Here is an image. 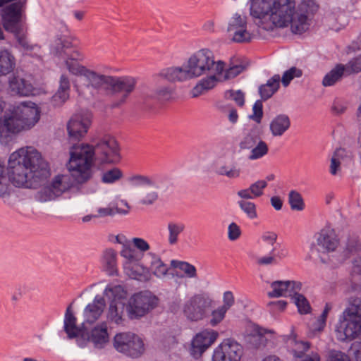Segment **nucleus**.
<instances>
[{
	"label": "nucleus",
	"mask_w": 361,
	"mask_h": 361,
	"mask_svg": "<svg viewBox=\"0 0 361 361\" xmlns=\"http://www.w3.org/2000/svg\"><path fill=\"white\" fill-rule=\"evenodd\" d=\"M345 317L350 314L356 318H361V298L350 300L349 306L344 310Z\"/></svg>",
	"instance_id": "obj_46"
},
{
	"label": "nucleus",
	"mask_w": 361,
	"mask_h": 361,
	"mask_svg": "<svg viewBox=\"0 0 361 361\" xmlns=\"http://www.w3.org/2000/svg\"><path fill=\"white\" fill-rule=\"evenodd\" d=\"M130 187L137 190L139 203L144 206L154 204L159 197V192L168 188L169 180L161 175L133 174L127 178Z\"/></svg>",
	"instance_id": "obj_7"
},
{
	"label": "nucleus",
	"mask_w": 361,
	"mask_h": 361,
	"mask_svg": "<svg viewBox=\"0 0 361 361\" xmlns=\"http://www.w3.org/2000/svg\"><path fill=\"white\" fill-rule=\"evenodd\" d=\"M185 225L180 221H169L167 224L168 243L170 245H176L179 235L184 232Z\"/></svg>",
	"instance_id": "obj_33"
},
{
	"label": "nucleus",
	"mask_w": 361,
	"mask_h": 361,
	"mask_svg": "<svg viewBox=\"0 0 361 361\" xmlns=\"http://www.w3.org/2000/svg\"><path fill=\"white\" fill-rule=\"evenodd\" d=\"M68 178L65 175H58L53 180L49 187L44 188L45 193L49 192V200L61 195L64 191L68 189L69 184L67 182Z\"/></svg>",
	"instance_id": "obj_25"
},
{
	"label": "nucleus",
	"mask_w": 361,
	"mask_h": 361,
	"mask_svg": "<svg viewBox=\"0 0 361 361\" xmlns=\"http://www.w3.org/2000/svg\"><path fill=\"white\" fill-rule=\"evenodd\" d=\"M331 308L332 305L330 303H326L322 314L318 317V319L314 324V331H321L324 329L326 326L327 316Z\"/></svg>",
	"instance_id": "obj_47"
},
{
	"label": "nucleus",
	"mask_w": 361,
	"mask_h": 361,
	"mask_svg": "<svg viewBox=\"0 0 361 361\" xmlns=\"http://www.w3.org/2000/svg\"><path fill=\"white\" fill-rule=\"evenodd\" d=\"M157 305V298L148 292L134 294L128 300L127 312L130 319L145 316Z\"/></svg>",
	"instance_id": "obj_11"
},
{
	"label": "nucleus",
	"mask_w": 361,
	"mask_h": 361,
	"mask_svg": "<svg viewBox=\"0 0 361 361\" xmlns=\"http://www.w3.org/2000/svg\"><path fill=\"white\" fill-rule=\"evenodd\" d=\"M11 190L8 170L0 163V197L4 199L9 197Z\"/></svg>",
	"instance_id": "obj_35"
},
{
	"label": "nucleus",
	"mask_w": 361,
	"mask_h": 361,
	"mask_svg": "<svg viewBox=\"0 0 361 361\" xmlns=\"http://www.w3.org/2000/svg\"><path fill=\"white\" fill-rule=\"evenodd\" d=\"M290 121L286 114H279L274 117L270 123L269 128L273 136H281L289 129Z\"/></svg>",
	"instance_id": "obj_26"
},
{
	"label": "nucleus",
	"mask_w": 361,
	"mask_h": 361,
	"mask_svg": "<svg viewBox=\"0 0 361 361\" xmlns=\"http://www.w3.org/2000/svg\"><path fill=\"white\" fill-rule=\"evenodd\" d=\"M132 243L136 249L142 253L148 251L150 248L149 243L141 238H133L132 239Z\"/></svg>",
	"instance_id": "obj_63"
},
{
	"label": "nucleus",
	"mask_w": 361,
	"mask_h": 361,
	"mask_svg": "<svg viewBox=\"0 0 361 361\" xmlns=\"http://www.w3.org/2000/svg\"><path fill=\"white\" fill-rule=\"evenodd\" d=\"M9 182L18 188H37L50 176L49 166L40 153L32 147L13 152L8 159Z\"/></svg>",
	"instance_id": "obj_2"
},
{
	"label": "nucleus",
	"mask_w": 361,
	"mask_h": 361,
	"mask_svg": "<svg viewBox=\"0 0 361 361\" xmlns=\"http://www.w3.org/2000/svg\"><path fill=\"white\" fill-rule=\"evenodd\" d=\"M345 156V150L338 148L335 150L331 159L330 173L336 175L340 169L341 160Z\"/></svg>",
	"instance_id": "obj_41"
},
{
	"label": "nucleus",
	"mask_w": 361,
	"mask_h": 361,
	"mask_svg": "<svg viewBox=\"0 0 361 361\" xmlns=\"http://www.w3.org/2000/svg\"><path fill=\"white\" fill-rule=\"evenodd\" d=\"M218 337V333L212 329H206L198 333L192 341V354L200 356Z\"/></svg>",
	"instance_id": "obj_19"
},
{
	"label": "nucleus",
	"mask_w": 361,
	"mask_h": 361,
	"mask_svg": "<svg viewBox=\"0 0 361 361\" xmlns=\"http://www.w3.org/2000/svg\"><path fill=\"white\" fill-rule=\"evenodd\" d=\"M272 291L268 293L269 298H279L286 295L289 291L288 281H276L271 283Z\"/></svg>",
	"instance_id": "obj_36"
},
{
	"label": "nucleus",
	"mask_w": 361,
	"mask_h": 361,
	"mask_svg": "<svg viewBox=\"0 0 361 361\" xmlns=\"http://www.w3.org/2000/svg\"><path fill=\"white\" fill-rule=\"evenodd\" d=\"M79 56L80 54L78 51H74L70 56H67L64 63L67 70L71 74L75 76L84 77L89 68L78 61L77 59Z\"/></svg>",
	"instance_id": "obj_27"
},
{
	"label": "nucleus",
	"mask_w": 361,
	"mask_h": 361,
	"mask_svg": "<svg viewBox=\"0 0 361 361\" xmlns=\"http://www.w3.org/2000/svg\"><path fill=\"white\" fill-rule=\"evenodd\" d=\"M293 1V11L288 27H290L293 33L301 35L306 32L310 25V18L318 11L319 5L314 0H301L296 8Z\"/></svg>",
	"instance_id": "obj_8"
},
{
	"label": "nucleus",
	"mask_w": 361,
	"mask_h": 361,
	"mask_svg": "<svg viewBox=\"0 0 361 361\" xmlns=\"http://www.w3.org/2000/svg\"><path fill=\"white\" fill-rule=\"evenodd\" d=\"M266 180H259L250 185L251 192L255 198L261 197L264 194V190L267 188Z\"/></svg>",
	"instance_id": "obj_54"
},
{
	"label": "nucleus",
	"mask_w": 361,
	"mask_h": 361,
	"mask_svg": "<svg viewBox=\"0 0 361 361\" xmlns=\"http://www.w3.org/2000/svg\"><path fill=\"white\" fill-rule=\"evenodd\" d=\"M69 92L58 90L55 94L52 97V102L56 106L61 105L68 100L69 98Z\"/></svg>",
	"instance_id": "obj_62"
},
{
	"label": "nucleus",
	"mask_w": 361,
	"mask_h": 361,
	"mask_svg": "<svg viewBox=\"0 0 361 361\" xmlns=\"http://www.w3.org/2000/svg\"><path fill=\"white\" fill-rule=\"evenodd\" d=\"M24 4L16 2L5 7L2 10V19L4 28L10 32L20 29V23L22 20Z\"/></svg>",
	"instance_id": "obj_17"
},
{
	"label": "nucleus",
	"mask_w": 361,
	"mask_h": 361,
	"mask_svg": "<svg viewBox=\"0 0 361 361\" xmlns=\"http://www.w3.org/2000/svg\"><path fill=\"white\" fill-rule=\"evenodd\" d=\"M288 202L292 210L302 211L305 203L302 195L296 190H291L288 194Z\"/></svg>",
	"instance_id": "obj_39"
},
{
	"label": "nucleus",
	"mask_w": 361,
	"mask_h": 361,
	"mask_svg": "<svg viewBox=\"0 0 361 361\" xmlns=\"http://www.w3.org/2000/svg\"><path fill=\"white\" fill-rule=\"evenodd\" d=\"M288 252L286 248L274 247L269 255L263 256L257 259V264L266 266L271 264H277L279 261L286 257Z\"/></svg>",
	"instance_id": "obj_29"
},
{
	"label": "nucleus",
	"mask_w": 361,
	"mask_h": 361,
	"mask_svg": "<svg viewBox=\"0 0 361 361\" xmlns=\"http://www.w3.org/2000/svg\"><path fill=\"white\" fill-rule=\"evenodd\" d=\"M71 305L66 309L64 317L63 329L66 333L68 339L76 338L81 336L82 334L85 331V325L82 324V327L80 328L77 326V319L74 316L73 312L71 310Z\"/></svg>",
	"instance_id": "obj_21"
},
{
	"label": "nucleus",
	"mask_w": 361,
	"mask_h": 361,
	"mask_svg": "<svg viewBox=\"0 0 361 361\" xmlns=\"http://www.w3.org/2000/svg\"><path fill=\"white\" fill-rule=\"evenodd\" d=\"M269 151L267 144L262 140H259L257 144L251 149L250 154L248 156L250 160H256L265 156Z\"/></svg>",
	"instance_id": "obj_38"
},
{
	"label": "nucleus",
	"mask_w": 361,
	"mask_h": 361,
	"mask_svg": "<svg viewBox=\"0 0 361 361\" xmlns=\"http://www.w3.org/2000/svg\"><path fill=\"white\" fill-rule=\"evenodd\" d=\"M123 177V172L118 168H113L102 174V181L104 183H113Z\"/></svg>",
	"instance_id": "obj_45"
},
{
	"label": "nucleus",
	"mask_w": 361,
	"mask_h": 361,
	"mask_svg": "<svg viewBox=\"0 0 361 361\" xmlns=\"http://www.w3.org/2000/svg\"><path fill=\"white\" fill-rule=\"evenodd\" d=\"M360 330V320L351 314L345 317V312H343L336 329L338 339L341 341L352 340L359 337Z\"/></svg>",
	"instance_id": "obj_15"
},
{
	"label": "nucleus",
	"mask_w": 361,
	"mask_h": 361,
	"mask_svg": "<svg viewBox=\"0 0 361 361\" xmlns=\"http://www.w3.org/2000/svg\"><path fill=\"white\" fill-rule=\"evenodd\" d=\"M91 119L89 114H77L71 117L67 124V130L70 139L78 140L87 132Z\"/></svg>",
	"instance_id": "obj_18"
},
{
	"label": "nucleus",
	"mask_w": 361,
	"mask_h": 361,
	"mask_svg": "<svg viewBox=\"0 0 361 361\" xmlns=\"http://www.w3.org/2000/svg\"><path fill=\"white\" fill-rule=\"evenodd\" d=\"M294 343V347L292 353L295 357L301 358L305 353L310 348V344L307 342L292 341Z\"/></svg>",
	"instance_id": "obj_53"
},
{
	"label": "nucleus",
	"mask_w": 361,
	"mask_h": 361,
	"mask_svg": "<svg viewBox=\"0 0 361 361\" xmlns=\"http://www.w3.org/2000/svg\"><path fill=\"white\" fill-rule=\"evenodd\" d=\"M101 264L102 269L109 276L117 274V252L112 248H108L103 251L101 256Z\"/></svg>",
	"instance_id": "obj_24"
},
{
	"label": "nucleus",
	"mask_w": 361,
	"mask_h": 361,
	"mask_svg": "<svg viewBox=\"0 0 361 361\" xmlns=\"http://www.w3.org/2000/svg\"><path fill=\"white\" fill-rule=\"evenodd\" d=\"M302 75V71L295 67H292L286 71L281 78V82L283 86L287 87L294 78H299Z\"/></svg>",
	"instance_id": "obj_50"
},
{
	"label": "nucleus",
	"mask_w": 361,
	"mask_h": 361,
	"mask_svg": "<svg viewBox=\"0 0 361 361\" xmlns=\"http://www.w3.org/2000/svg\"><path fill=\"white\" fill-rule=\"evenodd\" d=\"M124 205L127 207V209H121L118 207L99 208L97 210L98 214L97 215L94 216V217L98 218V217H105L107 216H114L116 214H123V215L128 214L129 213L130 207L126 202H124Z\"/></svg>",
	"instance_id": "obj_37"
},
{
	"label": "nucleus",
	"mask_w": 361,
	"mask_h": 361,
	"mask_svg": "<svg viewBox=\"0 0 361 361\" xmlns=\"http://www.w3.org/2000/svg\"><path fill=\"white\" fill-rule=\"evenodd\" d=\"M345 72V66L343 64H337L334 68L325 75L322 80V85L324 87H329L335 85L342 78Z\"/></svg>",
	"instance_id": "obj_34"
},
{
	"label": "nucleus",
	"mask_w": 361,
	"mask_h": 361,
	"mask_svg": "<svg viewBox=\"0 0 361 361\" xmlns=\"http://www.w3.org/2000/svg\"><path fill=\"white\" fill-rule=\"evenodd\" d=\"M113 346L118 353L132 358L139 357L145 352L142 339L130 331L117 333L114 337Z\"/></svg>",
	"instance_id": "obj_9"
},
{
	"label": "nucleus",
	"mask_w": 361,
	"mask_h": 361,
	"mask_svg": "<svg viewBox=\"0 0 361 361\" xmlns=\"http://www.w3.org/2000/svg\"><path fill=\"white\" fill-rule=\"evenodd\" d=\"M228 310L226 307H219L216 310L212 312V319H210V324L213 326L220 323L224 318L225 314Z\"/></svg>",
	"instance_id": "obj_56"
},
{
	"label": "nucleus",
	"mask_w": 361,
	"mask_h": 361,
	"mask_svg": "<svg viewBox=\"0 0 361 361\" xmlns=\"http://www.w3.org/2000/svg\"><path fill=\"white\" fill-rule=\"evenodd\" d=\"M20 50L25 55H29L39 59H41V47L37 44H31L28 42L20 49Z\"/></svg>",
	"instance_id": "obj_49"
},
{
	"label": "nucleus",
	"mask_w": 361,
	"mask_h": 361,
	"mask_svg": "<svg viewBox=\"0 0 361 361\" xmlns=\"http://www.w3.org/2000/svg\"><path fill=\"white\" fill-rule=\"evenodd\" d=\"M126 304L122 300H112L106 312V319L109 323L122 325L124 322V310Z\"/></svg>",
	"instance_id": "obj_23"
},
{
	"label": "nucleus",
	"mask_w": 361,
	"mask_h": 361,
	"mask_svg": "<svg viewBox=\"0 0 361 361\" xmlns=\"http://www.w3.org/2000/svg\"><path fill=\"white\" fill-rule=\"evenodd\" d=\"M245 69V66L240 63L231 66L226 71L225 78L226 79L233 78L241 73Z\"/></svg>",
	"instance_id": "obj_61"
},
{
	"label": "nucleus",
	"mask_w": 361,
	"mask_h": 361,
	"mask_svg": "<svg viewBox=\"0 0 361 361\" xmlns=\"http://www.w3.org/2000/svg\"><path fill=\"white\" fill-rule=\"evenodd\" d=\"M222 73H209V77L203 78L200 80L201 83L203 85L206 90H209L214 87L216 85L218 79L216 78L217 75H221Z\"/></svg>",
	"instance_id": "obj_58"
},
{
	"label": "nucleus",
	"mask_w": 361,
	"mask_h": 361,
	"mask_svg": "<svg viewBox=\"0 0 361 361\" xmlns=\"http://www.w3.org/2000/svg\"><path fill=\"white\" fill-rule=\"evenodd\" d=\"M243 347L232 339H226L214 350L212 361H240Z\"/></svg>",
	"instance_id": "obj_14"
},
{
	"label": "nucleus",
	"mask_w": 361,
	"mask_h": 361,
	"mask_svg": "<svg viewBox=\"0 0 361 361\" xmlns=\"http://www.w3.org/2000/svg\"><path fill=\"white\" fill-rule=\"evenodd\" d=\"M238 204L249 219H254L257 217V207L254 202L240 200L238 202Z\"/></svg>",
	"instance_id": "obj_43"
},
{
	"label": "nucleus",
	"mask_w": 361,
	"mask_h": 361,
	"mask_svg": "<svg viewBox=\"0 0 361 361\" xmlns=\"http://www.w3.org/2000/svg\"><path fill=\"white\" fill-rule=\"evenodd\" d=\"M9 90L11 94L29 96L32 94L33 87L27 80L19 76H13L8 82Z\"/></svg>",
	"instance_id": "obj_22"
},
{
	"label": "nucleus",
	"mask_w": 361,
	"mask_h": 361,
	"mask_svg": "<svg viewBox=\"0 0 361 361\" xmlns=\"http://www.w3.org/2000/svg\"><path fill=\"white\" fill-rule=\"evenodd\" d=\"M280 80L279 75H274L267 80L266 84L259 86V93L263 100H267L276 92L280 86Z\"/></svg>",
	"instance_id": "obj_31"
},
{
	"label": "nucleus",
	"mask_w": 361,
	"mask_h": 361,
	"mask_svg": "<svg viewBox=\"0 0 361 361\" xmlns=\"http://www.w3.org/2000/svg\"><path fill=\"white\" fill-rule=\"evenodd\" d=\"M264 331L262 332V331H259L258 334L256 335H252L250 338V343L255 345L256 348H259L261 345H264L266 342V338L263 336Z\"/></svg>",
	"instance_id": "obj_64"
},
{
	"label": "nucleus",
	"mask_w": 361,
	"mask_h": 361,
	"mask_svg": "<svg viewBox=\"0 0 361 361\" xmlns=\"http://www.w3.org/2000/svg\"><path fill=\"white\" fill-rule=\"evenodd\" d=\"M241 235L240 226L235 222L231 223L228 226V238L231 241L238 240Z\"/></svg>",
	"instance_id": "obj_60"
},
{
	"label": "nucleus",
	"mask_w": 361,
	"mask_h": 361,
	"mask_svg": "<svg viewBox=\"0 0 361 361\" xmlns=\"http://www.w3.org/2000/svg\"><path fill=\"white\" fill-rule=\"evenodd\" d=\"M149 261V269L157 277L164 276L169 270L168 266L164 264L160 257L154 252H149L146 255Z\"/></svg>",
	"instance_id": "obj_28"
},
{
	"label": "nucleus",
	"mask_w": 361,
	"mask_h": 361,
	"mask_svg": "<svg viewBox=\"0 0 361 361\" xmlns=\"http://www.w3.org/2000/svg\"><path fill=\"white\" fill-rule=\"evenodd\" d=\"M89 342L99 349L104 348L109 343V334L106 322L96 324L89 331L85 329V333L77 339V344L80 348H85Z\"/></svg>",
	"instance_id": "obj_13"
},
{
	"label": "nucleus",
	"mask_w": 361,
	"mask_h": 361,
	"mask_svg": "<svg viewBox=\"0 0 361 361\" xmlns=\"http://www.w3.org/2000/svg\"><path fill=\"white\" fill-rule=\"evenodd\" d=\"M16 66V58L8 49H0V77L11 73Z\"/></svg>",
	"instance_id": "obj_30"
},
{
	"label": "nucleus",
	"mask_w": 361,
	"mask_h": 361,
	"mask_svg": "<svg viewBox=\"0 0 361 361\" xmlns=\"http://www.w3.org/2000/svg\"><path fill=\"white\" fill-rule=\"evenodd\" d=\"M293 6V0H251L250 13L258 28L272 31L288 27Z\"/></svg>",
	"instance_id": "obj_5"
},
{
	"label": "nucleus",
	"mask_w": 361,
	"mask_h": 361,
	"mask_svg": "<svg viewBox=\"0 0 361 361\" xmlns=\"http://www.w3.org/2000/svg\"><path fill=\"white\" fill-rule=\"evenodd\" d=\"M111 293V295L114 297L113 300H121L122 298H125L126 295V292L124 288L120 286H108L104 290V294L106 296H109V294Z\"/></svg>",
	"instance_id": "obj_48"
},
{
	"label": "nucleus",
	"mask_w": 361,
	"mask_h": 361,
	"mask_svg": "<svg viewBox=\"0 0 361 361\" xmlns=\"http://www.w3.org/2000/svg\"><path fill=\"white\" fill-rule=\"evenodd\" d=\"M225 96L227 99L234 101L239 106H243L245 104V94L241 90H228Z\"/></svg>",
	"instance_id": "obj_52"
},
{
	"label": "nucleus",
	"mask_w": 361,
	"mask_h": 361,
	"mask_svg": "<svg viewBox=\"0 0 361 361\" xmlns=\"http://www.w3.org/2000/svg\"><path fill=\"white\" fill-rule=\"evenodd\" d=\"M212 302L205 294H195L185 302L183 313L191 322L200 321L206 317Z\"/></svg>",
	"instance_id": "obj_10"
},
{
	"label": "nucleus",
	"mask_w": 361,
	"mask_h": 361,
	"mask_svg": "<svg viewBox=\"0 0 361 361\" xmlns=\"http://www.w3.org/2000/svg\"><path fill=\"white\" fill-rule=\"evenodd\" d=\"M317 250L322 253L335 252L340 245V239L336 231L326 226L314 235Z\"/></svg>",
	"instance_id": "obj_16"
},
{
	"label": "nucleus",
	"mask_w": 361,
	"mask_h": 361,
	"mask_svg": "<svg viewBox=\"0 0 361 361\" xmlns=\"http://www.w3.org/2000/svg\"><path fill=\"white\" fill-rule=\"evenodd\" d=\"M95 156L103 164L117 161L119 154L115 138L105 135L94 147L88 144H80L75 145L71 148L67 167L76 183L83 184L92 178Z\"/></svg>",
	"instance_id": "obj_1"
},
{
	"label": "nucleus",
	"mask_w": 361,
	"mask_h": 361,
	"mask_svg": "<svg viewBox=\"0 0 361 361\" xmlns=\"http://www.w3.org/2000/svg\"><path fill=\"white\" fill-rule=\"evenodd\" d=\"M259 140L260 137L258 136L247 135L240 142V147L242 149H252Z\"/></svg>",
	"instance_id": "obj_55"
},
{
	"label": "nucleus",
	"mask_w": 361,
	"mask_h": 361,
	"mask_svg": "<svg viewBox=\"0 0 361 361\" xmlns=\"http://www.w3.org/2000/svg\"><path fill=\"white\" fill-rule=\"evenodd\" d=\"M85 82L75 85L78 94L86 99H92L96 97L102 89L109 91L114 98L112 107H118L125 104L134 91L136 86V79L133 77H116L101 74L89 69L84 75Z\"/></svg>",
	"instance_id": "obj_3"
},
{
	"label": "nucleus",
	"mask_w": 361,
	"mask_h": 361,
	"mask_svg": "<svg viewBox=\"0 0 361 361\" xmlns=\"http://www.w3.org/2000/svg\"><path fill=\"white\" fill-rule=\"evenodd\" d=\"M224 67L222 61H214L212 51L202 49L192 54L181 66L164 68L156 77L171 82H182L209 73H222Z\"/></svg>",
	"instance_id": "obj_4"
},
{
	"label": "nucleus",
	"mask_w": 361,
	"mask_h": 361,
	"mask_svg": "<svg viewBox=\"0 0 361 361\" xmlns=\"http://www.w3.org/2000/svg\"><path fill=\"white\" fill-rule=\"evenodd\" d=\"M228 36L235 43H249L254 35L247 30V16L238 13L230 18L227 27Z\"/></svg>",
	"instance_id": "obj_12"
},
{
	"label": "nucleus",
	"mask_w": 361,
	"mask_h": 361,
	"mask_svg": "<svg viewBox=\"0 0 361 361\" xmlns=\"http://www.w3.org/2000/svg\"><path fill=\"white\" fill-rule=\"evenodd\" d=\"M171 265L183 271L189 278H195L197 276V270L192 264L182 261L172 260Z\"/></svg>",
	"instance_id": "obj_42"
},
{
	"label": "nucleus",
	"mask_w": 361,
	"mask_h": 361,
	"mask_svg": "<svg viewBox=\"0 0 361 361\" xmlns=\"http://www.w3.org/2000/svg\"><path fill=\"white\" fill-rule=\"evenodd\" d=\"M360 250V245L356 236H350L343 251L345 257L348 258Z\"/></svg>",
	"instance_id": "obj_40"
},
{
	"label": "nucleus",
	"mask_w": 361,
	"mask_h": 361,
	"mask_svg": "<svg viewBox=\"0 0 361 361\" xmlns=\"http://www.w3.org/2000/svg\"><path fill=\"white\" fill-rule=\"evenodd\" d=\"M215 172L219 176L234 179L240 176L241 171L236 163L224 162L216 165Z\"/></svg>",
	"instance_id": "obj_32"
},
{
	"label": "nucleus",
	"mask_w": 361,
	"mask_h": 361,
	"mask_svg": "<svg viewBox=\"0 0 361 361\" xmlns=\"http://www.w3.org/2000/svg\"><path fill=\"white\" fill-rule=\"evenodd\" d=\"M292 300L296 305L300 314H307L310 312V305L304 295L300 293H295L292 297Z\"/></svg>",
	"instance_id": "obj_44"
},
{
	"label": "nucleus",
	"mask_w": 361,
	"mask_h": 361,
	"mask_svg": "<svg viewBox=\"0 0 361 361\" xmlns=\"http://www.w3.org/2000/svg\"><path fill=\"white\" fill-rule=\"evenodd\" d=\"M106 307V302L102 295H97L92 302L88 304L84 309L83 326L86 324H93L102 316Z\"/></svg>",
	"instance_id": "obj_20"
},
{
	"label": "nucleus",
	"mask_w": 361,
	"mask_h": 361,
	"mask_svg": "<svg viewBox=\"0 0 361 361\" xmlns=\"http://www.w3.org/2000/svg\"><path fill=\"white\" fill-rule=\"evenodd\" d=\"M263 106L261 101L257 100L252 106V115L250 116V118L253 120L257 123L261 122L262 118L263 116Z\"/></svg>",
	"instance_id": "obj_57"
},
{
	"label": "nucleus",
	"mask_w": 361,
	"mask_h": 361,
	"mask_svg": "<svg viewBox=\"0 0 361 361\" xmlns=\"http://www.w3.org/2000/svg\"><path fill=\"white\" fill-rule=\"evenodd\" d=\"M345 72L348 74L361 71V56L350 60L345 66Z\"/></svg>",
	"instance_id": "obj_59"
},
{
	"label": "nucleus",
	"mask_w": 361,
	"mask_h": 361,
	"mask_svg": "<svg viewBox=\"0 0 361 361\" xmlns=\"http://www.w3.org/2000/svg\"><path fill=\"white\" fill-rule=\"evenodd\" d=\"M5 109V102L0 97V116ZM40 111L34 103H22L0 118V142L7 144L23 130L32 128L39 120Z\"/></svg>",
	"instance_id": "obj_6"
},
{
	"label": "nucleus",
	"mask_w": 361,
	"mask_h": 361,
	"mask_svg": "<svg viewBox=\"0 0 361 361\" xmlns=\"http://www.w3.org/2000/svg\"><path fill=\"white\" fill-rule=\"evenodd\" d=\"M121 256L126 259L130 262H134L139 260V256L136 251L127 244H123L121 250Z\"/></svg>",
	"instance_id": "obj_51"
}]
</instances>
